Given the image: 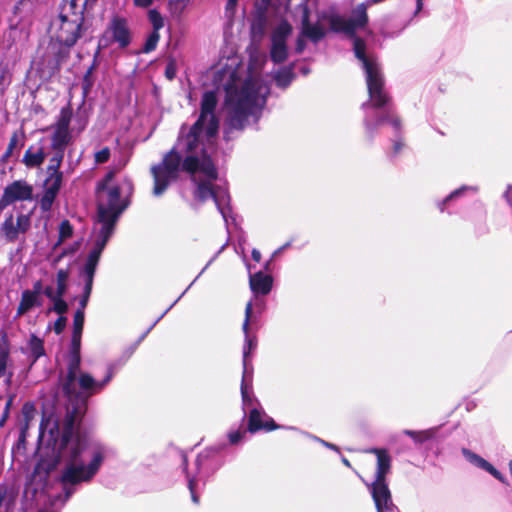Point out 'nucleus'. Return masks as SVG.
Here are the masks:
<instances>
[{
	"label": "nucleus",
	"instance_id": "obj_1",
	"mask_svg": "<svg viewBox=\"0 0 512 512\" xmlns=\"http://www.w3.org/2000/svg\"><path fill=\"white\" fill-rule=\"evenodd\" d=\"M83 412L81 407L73 406L67 410L62 427V445L64 462L66 467L62 472L60 481L63 485H77L81 482L90 481L99 470L103 455L96 452L90 463L85 466L82 460V453L88 448L89 440L86 434L78 429L75 431L77 422L81 421Z\"/></svg>",
	"mask_w": 512,
	"mask_h": 512
},
{
	"label": "nucleus",
	"instance_id": "obj_2",
	"mask_svg": "<svg viewBox=\"0 0 512 512\" xmlns=\"http://www.w3.org/2000/svg\"><path fill=\"white\" fill-rule=\"evenodd\" d=\"M85 312L76 311L73 317V331L68 355L67 372L60 374L59 386L63 397L70 402L86 401L94 394L102 391L112 379L113 371L109 369L102 381H96L92 375L80 372L81 339L84 328Z\"/></svg>",
	"mask_w": 512,
	"mask_h": 512
},
{
	"label": "nucleus",
	"instance_id": "obj_3",
	"mask_svg": "<svg viewBox=\"0 0 512 512\" xmlns=\"http://www.w3.org/2000/svg\"><path fill=\"white\" fill-rule=\"evenodd\" d=\"M261 89L260 83L251 77L245 79L240 89H237L233 83L225 85L226 102L229 105L223 132L225 141L233 140L234 132L243 131L249 117L263 108L266 97L261 96Z\"/></svg>",
	"mask_w": 512,
	"mask_h": 512
},
{
	"label": "nucleus",
	"instance_id": "obj_4",
	"mask_svg": "<svg viewBox=\"0 0 512 512\" xmlns=\"http://www.w3.org/2000/svg\"><path fill=\"white\" fill-rule=\"evenodd\" d=\"M365 75L369 100L363 103L362 107L377 111L373 121L364 120L369 140L372 141L378 127L386 123L390 124L396 133H400L402 121L396 111L391 95L385 90V79L381 69L379 68Z\"/></svg>",
	"mask_w": 512,
	"mask_h": 512
},
{
	"label": "nucleus",
	"instance_id": "obj_5",
	"mask_svg": "<svg viewBox=\"0 0 512 512\" xmlns=\"http://www.w3.org/2000/svg\"><path fill=\"white\" fill-rule=\"evenodd\" d=\"M218 98L215 91H205L200 103V113L197 120L184 136L185 152L194 154L201 143V135L205 131L207 139L217 136L219 131V119L215 113Z\"/></svg>",
	"mask_w": 512,
	"mask_h": 512
},
{
	"label": "nucleus",
	"instance_id": "obj_6",
	"mask_svg": "<svg viewBox=\"0 0 512 512\" xmlns=\"http://www.w3.org/2000/svg\"><path fill=\"white\" fill-rule=\"evenodd\" d=\"M78 1L64 0L59 15L51 23L54 30L52 36L74 46L89 28L85 23L83 8L78 6Z\"/></svg>",
	"mask_w": 512,
	"mask_h": 512
},
{
	"label": "nucleus",
	"instance_id": "obj_7",
	"mask_svg": "<svg viewBox=\"0 0 512 512\" xmlns=\"http://www.w3.org/2000/svg\"><path fill=\"white\" fill-rule=\"evenodd\" d=\"M370 453L377 457V469L374 482L371 484V494L377 512L390 511L394 508L391 492L386 482V476L391 470V456L387 449L371 448Z\"/></svg>",
	"mask_w": 512,
	"mask_h": 512
},
{
	"label": "nucleus",
	"instance_id": "obj_8",
	"mask_svg": "<svg viewBox=\"0 0 512 512\" xmlns=\"http://www.w3.org/2000/svg\"><path fill=\"white\" fill-rule=\"evenodd\" d=\"M74 45L61 42L51 36L46 51L41 57L42 71L48 76L52 77L58 74L62 68V65L68 61L71 54V49Z\"/></svg>",
	"mask_w": 512,
	"mask_h": 512
},
{
	"label": "nucleus",
	"instance_id": "obj_9",
	"mask_svg": "<svg viewBox=\"0 0 512 512\" xmlns=\"http://www.w3.org/2000/svg\"><path fill=\"white\" fill-rule=\"evenodd\" d=\"M367 5L358 4L352 10V17L345 19L341 16H331L329 19L330 29L336 33H344L349 38H355L356 31L364 28L368 24Z\"/></svg>",
	"mask_w": 512,
	"mask_h": 512
},
{
	"label": "nucleus",
	"instance_id": "obj_10",
	"mask_svg": "<svg viewBox=\"0 0 512 512\" xmlns=\"http://www.w3.org/2000/svg\"><path fill=\"white\" fill-rule=\"evenodd\" d=\"M33 198V186L25 180H15L8 184L0 198V212L17 201H28Z\"/></svg>",
	"mask_w": 512,
	"mask_h": 512
},
{
	"label": "nucleus",
	"instance_id": "obj_11",
	"mask_svg": "<svg viewBox=\"0 0 512 512\" xmlns=\"http://www.w3.org/2000/svg\"><path fill=\"white\" fill-rule=\"evenodd\" d=\"M62 448L61 436L58 447L53 446L50 451L40 455V458L34 467L33 475L39 476L44 481H47L49 475L57 468L61 460L64 461V450Z\"/></svg>",
	"mask_w": 512,
	"mask_h": 512
},
{
	"label": "nucleus",
	"instance_id": "obj_12",
	"mask_svg": "<svg viewBox=\"0 0 512 512\" xmlns=\"http://www.w3.org/2000/svg\"><path fill=\"white\" fill-rule=\"evenodd\" d=\"M31 226L30 216L27 214H19L14 223V216L12 213L6 216L4 222L0 226V235L5 238L9 243H14L20 233H26Z\"/></svg>",
	"mask_w": 512,
	"mask_h": 512
},
{
	"label": "nucleus",
	"instance_id": "obj_13",
	"mask_svg": "<svg viewBox=\"0 0 512 512\" xmlns=\"http://www.w3.org/2000/svg\"><path fill=\"white\" fill-rule=\"evenodd\" d=\"M298 13L301 17V34L303 36L309 38L312 42L315 43L319 42L325 37V30L322 26L319 24L312 25L310 23V10L307 0H301L300 3L296 5L293 15L296 16Z\"/></svg>",
	"mask_w": 512,
	"mask_h": 512
},
{
	"label": "nucleus",
	"instance_id": "obj_14",
	"mask_svg": "<svg viewBox=\"0 0 512 512\" xmlns=\"http://www.w3.org/2000/svg\"><path fill=\"white\" fill-rule=\"evenodd\" d=\"M280 428L281 426L277 424L264 410L252 408L249 411L247 431L251 434L259 431L271 432Z\"/></svg>",
	"mask_w": 512,
	"mask_h": 512
},
{
	"label": "nucleus",
	"instance_id": "obj_15",
	"mask_svg": "<svg viewBox=\"0 0 512 512\" xmlns=\"http://www.w3.org/2000/svg\"><path fill=\"white\" fill-rule=\"evenodd\" d=\"M107 30L111 32L113 42L118 43L120 48L124 49L130 45L131 31L124 17L114 16Z\"/></svg>",
	"mask_w": 512,
	"mask_h": 512
},
{
	"label": "nucleus",
	"instance_id": "obj_16",
	"mask_svg": "<svg viewBox=\"0 0 512 512\" xmlns=\"http://www.w3.org/2000/svg\"><path fill=\"white\" fill-rule=\"evenodd\" d=\"M46 431L49 434L48 444L58 447L62 430L60 431L59 418L54 413H50L48 415L43 414L42 416V420L39 425L40 438L44 436Z\"/></svg>",
	"mask_w": 512,
	"mask_h": 512
},
{
	"label": "nucleus",
	"instance_id": "obj_17",
	"mask_svg": "<svg viewBox=\"0 0 512 512\" xmlns=\"http://www.w3.org/2000/svg\"><path fill=\"white\" fill-rule=\"evenodd\" d=\"M151 174L154 181L153 193L156 196L162 195L169 187L170 182L178 178V176L168 173L157 165L151 167Z\"/></svg>",
	"mask_w": 512,
	"mask_h": 512
},
{
	"label": "nucleus",
	"instance_id": "obj_18",
	"mask_svg": "<svg viewBox=\"0 0 512 512\" xmlns=\"http://www.w3.org/2000/svg\"><path fill=\"white\" fill-rule=\"evenodd\" d=\"M353 39V50L355 57L362 62L365 74L380 68L378 63L366 55V43L360 37Z\"/></svg>",
	"mask_w": 512,
	"mask_h": 512
},
{
	"label": "nucleus",
	"instance_id": "obj_19",
	"mask_svg": "<svg viewBox=\"0 0 512 512\" xmlns=\"http://www.w3.org/2000/svg\"><path fill=\"white\" fill-rule=\"evenodd\" d=\"M249 284L252 292L256 295H267L273 286V278L262 271L250 275Z\"/></svg>",
	"mask_w": 512,
	"mask_h": 512
},
{
	"label": "nucleus",
	"instance_id": "obj_20",
	"mask_svg": "<svg viewBox=\"0 0 512 512\" xmlns=\"http://www.w3.org/2000/svg\"><path fill=\"white\" fill-rule=\"evenodd\" d=\"M46 159V152L42 145H31L28 147V149L25 151L22 163L27 168H39Z\"/></svg>",
	"mask_w": 512,
	"mask_h": 512
},
{
	"label": "nucleus",
	"instance_id": "obj_21",
	"mask_svg": "<svg viewBox=\"0 0 512 512\" xmlns=\"http://www.w3.org/2000/svg\"><path fill=\"white\" fill-rule=\"evenodd\" d=\"M44 187V193L40 199V208L43 212H47L51 209L62 187V183H59V179H56L54 182L44 181Z\"/></svg>",
	"mask_w": 512,
	"mask_h": 512
},
{
	"label": "nucleus",
	"instance_id": "obj_22",
	"mask_svg": "<svg viewBox=\"0 0 512 512\" xmlns=\"http://www.w3.org/2000/svg\"><path fill=\"white\" fill-rule=\"evenodd\" d=\"M128 207V202H123L121 204L120 208L113 209V208H107L104 204L99 203L97 205V211H98V221L101 224H114L116 225V222L119 218V216L122 214V212Z\"/></svg>",
	"mask_w": 512,
	"mask_h": 512
},
{
	"label": "nucleus",
	"instance_id": "obj_23",
	"mask_svg": "<svg viewBox=\"0 0 512 512\" xmlns=\"http://www.w3.org/2000/svg\"><path fill=\"white\" fill-rule=\"evenodd\" d=\"M54 154L49 160V164L47 166V177L45 181L54 182L56 179H59V183H63V172L60 171L61 164L63 162L64 153L63 151L53 150Z\"/></svg>",
	"mask_w": 512,
	"mask_h": 512
},
{
	"label": "nucleus",
	"instance_id": "obj_24",
	"mask_svg": "<svg viewBox=\"0 0 512 512\" xmlns=\"http://www.w3.org/2000/svg\"><path fill=\"white\" fill-rule=\"evenodd\" d=\"M181 162V154L176 150V148L173 147L164 155L161 163L156 165L160 166V168L166 170L168 173H173L174 175L178 176Z\"/></svg>",
	"mask_w": 512,
	"mask_h": 512
},
{
	"label": "nucleus",
	"instance_id": "obj_25",
	"mask_svg": "<svg viewBox=\"0 0 512 512\" xmlns=\"http://www.w3.org/2000/svg\"><path fill=\"white\" fill-rule=\"evenodd\" d=\"M42 305L41 296H38L29 289H26L21 294V299L19 305L17 307V316H22L26 314L33 307H40Z\"/></svg>",
	"mask_w": 512,
	"mask_h": 512
},
{
	"label": "nucleus",
	"instance_id": "obj_26",
	"mask_svg": "<svg viewBox=\"0 0 512 512\" xmlns=\"http://www.w3.org/2000/svg\"><path fill=\"white\" fill-rule=\"evenodd\" d=\"M114 228V224H102V227L99 231V238L97 239L93 249L89 253L101 256L105 246L107 245V242L109 241L110 237L114 232Z\"/></svg>",
	"mask_w": 512,
	"mask_h": 512
},
{
	"label": "nucleus",
	"instance_id": "obj_27",
	"mask_svg": "<svg viewBox=\"0 0 512 512\" xmlns=\"http://www.w3.org/2000/svg\"><path fill=\"white\" fill-rule=\"evenodd\" d=\"M194 197L201 203L206 202L209 198L217 201L216 191L210 181H199L194 192Z\"/></svg>",
	"mask_w": 512,
	"mask_h": 512
},
{
	"label": "nucleus",
	"instance_id": "obj_28",
	"mask_svg": "<svg viewBox=\"0 0 512 512\" xmlns=\"http://www.w3.org/2000/svg\"><path fill=\"white\" fill-rule=\"evenodd\" d=\"M296 77L294 64L281 67L274 76L275 83L280 88H287Z\"/></svg>",
	"mask_w": 512,
	"mask_h": 512
},
{
	"label": "nucleus",
	"instance_id": "obj_29",
	"mask_svg": "<svg viewBox=\"0 0 512 512\" xmlns=\"http://www.w3.org/2000/svg\"><path fill=\"white\" fill-rule=\"evenodd\" d=\"M199 171L205 174L209 180L218 179L217 168L215 167L210 155L207 153L204 147L201 149V164Z\"/></svg>",
	"mask_w": 512,
	"mask_h": 512
},
{
	"label": "nucleus",
	"instance_id": "obj_30",
	"mask_svg": "<svg viewBox=\"0 0 512 512\" xmlns=\"http://www.w3.org/2000/svg\"><path fill=\"white\" fill-rule=\"evenodd\" d=\"M101 256H98L96 254H88L84 269H83V275H84V284L93 286L94 282V276L96 272L97 265L99 263Z\"/></svg>",
	"mask_w": 512,
	"mask_h": 512
},
{
	"label": "nucleus",
	"instance_id": "obj_31",
	"mask_svg": "<svg viewBox=\"0 0 512 512\" xmlns=\"http://www.w3.org/2000/svg\"><path fill=\"white\" fill-rule=\"evenodd\" d=\"M71 134L70 132H64L54 129L53 134L51 136V148L52 150L57 151H63L65 152V149L67 145L71 141Z\"/></svg>",
	"mask_w": 512,
	"mask_h": 512
},
{
	"label": "nucleus",
	"instance_id": "obj_32",
	"mask_svg": "<svg viewBox=\"0 0 512 512\" xmlns=\"http://www.w3.org/2000/svg\"><path fill=\"white\" fill-rule=\"evenodd\" d=\"M288 57L287 45L286 42L281 41H272V46L270 50V58L276 63H283Z\"/></svg>",
	"mask_w": 512,
	"mask_h": 512
},
{
	"label": "nucleus",
	"instance_id": "obj_33",
	"mask_svg": "<svg viewBox=\"0 0 512 512\" xmlns=\"http://www.w3.org/2000/svg\"><path fill=\"white\" fill-rule=\"evenodd\" d=\"M29 349L32 357V364L45 355L44 341L35 334H31L30 336Z\"/></svg>",
	"mask_w": 512,
	"mask_h": 512
},
{
	"label": "nucleus",
	"instance_id": "obj_34",
	"mask_svg": "<svg viewBox=\"0 0 512 512\" xmlns=\"http://www.w3.org/2000/svg\"><path fill=\"white\" fill-rule=\"evenodd\" d=\"M292 26L287 20H282L273 30L271 41L286 42L288 36L292 33Z\"/></svg>",
	"mask_w": 512,
	"mask_h": 512
},
{
	"label": "nucleus",
	"instance_id": "obj_35",
	"mask_svg": "<svg viewBox=\"0 0 512 512\" xmlns=\"http://www.w3.org/2000/svg\"><path fill=\"white\" fill-rule=\"evenodd\" d=\"M73 116V111L70 106L63 107L60 111L59 118L55 124L56 130L70 132L69 127L71 123V119Z\"/></svg>",
	"mask_w": 512,
	"mask_h": 512
},
{
	"label": "nucleus",
	"instance_id": "obj_36",
	"mask_svg": "<svg viewBox=\"0 0 512 512\" xmlns=\"http://www.w3.org/2000/svg\"><path fill=\"white\" fill-rule=\"evenodd\" d=\"M70 276V270L59 269L56 274V296H64L68 289V279Z\"/></svg>",
	"mask_w": 512,
	"mask_h": 512
},
{
	"label": "nucleus",
	"instance_id": "obj_37",
	"mask_svg": "<svg viewBox=\"0 0 512 512\" xmlns=\"http://www.w3.org/2000/svg\"><path fill=\"white\" fill-rule=\"evenodd\" d=\"M201 164V158L194 154H187V156L181 162V168L183 171L194 175L199 171Z\"/></svg>",
	"mask_w": 512,
	"mask_h": 512
},
{
	"label": "nucleus",
	"instance_id": "obj_38",
	"mask_svg": "<svg viewBox=\"0 0 512 512\" xmlns=\"http://www.w3.org/2000/svg\"><path fill=\"white\" fill-rule=\"evenodd\" d=\"M190 0H168L167 8L173 18H180Z\"/></svg>",
	"mask_w": 512,
	"mask_h": 512
},
{
	"label": "nucleus",
	"instance_id": "obj_39",
	"mask_svg": "<svg viewBox=\"0 0 512 512\" xmlns=\"http://www.w3.org/2000/svg\"><path fill=\"white\" fill-rule=\"evenodd\" d=\"M121 198V189L119 186H113L107 191V208L116 209L121 207V204L124 201H120Z\"/></svg>",
	"mask_w": 512,
	"mask_h": 512
},
{
	"label": "nucleus",
	"instance_id": "obj_40",
	"mask_svg": "<svg viewBox=\"0 0 512 512\" xmlns=\"http://www.w3.org/2000/svg\"><path fill=\"white\" fill-rule=\"evenodd\" d=\"M12 74L7 63L0 62V95H3L10 85Z\"/></svg>",
	"mask_w": 512,
	"mask_h": 512
},
{
	"label": "nucleus",
	"instance_id": "obj_41",
	"mask_svg": "<svg viewBox=\"0 0 512 512\" xmlns=\"http://www.w3.org/2000/svg\"><path fill=\"white\" fill-rule=\"evenodd\" d=\"M404 434L413 439L416 443H424L434 437L435 432L433 430H423V431H414V430H405Z\"/></svg>",
	"mask_w": 512,
	"mask_h": 512
},
{
	"label": "nucleus",
	"instance_id": "obj_42",
	"mask_svg": "<svg viewBox=\"0 0 512 512\" xmlns=\"http://www.w3.org/2000/svg\"><path fill=\"white\" fill-rule=\"evenodd\" d=\"M73 235V226L69 220L65 219L60 223L59 226V236L58 241L56 242L54 248L61 245L66 239L72 237Z\"/></svg>",
	"mask_w": 512,
	"mask_h": 512
},
{
	"label": "nucleus",
	"instance_id": "obj_43",
	"mask_svg": "<svg viewBox=\"0 0 512 512\" xmlns=\"http://www.w3.org/2000/svg\"><path fill=\"white\" fill-rule=\"evenodd\" d=\"M148 19L153 27L152 31L159 33V31L164 27V18L158 10L150 9L148 11Z\"/></svg>",
	"mask_w": 512,
	"mask_h": 512
},
{
	"label": "nucleus",
	"instance_id": "obj_44",
	"mask_svg": "<svg viewBox=\"0 0 512 512\" xmlns=\"http://www.w3.org/2000/svg\"><path fill=\"white\" fill-rule=\"evenodd\" d=\"M159 40H160V33L156 32V31H152L149 34V36L147 37L141 51L146 54L154 51L157 47Z\"/></svg>",
	"mask_w": 512,
	"mask_h": 512
},
{
	"label": "nucleus",
	"instance_id": "obj_45",
	"mask_svg": "<svg viewBox=\"0 0 512 512\" xmlns=\"http://www.w3.org/2000/svg\"><path fill=\"white\" fill-rule=\"evenodd\" d=\"M15 502V496L12 491H9L7 487H0V508L5 505L6 509L12 508Z\"/></svg>",
	"mask_w": 512,
	"mask_h": 512
},
{
	"label": "nucleus",
	"instance_id": "obj_46",
	"mask_svg": "<svg viewBox=\"0 0 512 512\" xmlns=\"http://www.w3.org/2000/svg\"><path fill=\"white\" fill-rule=\"evenodd\" d=\"M464 453L466 455H468L469 457V460L474 463L476 466L482 468L483 470L487 471L489 470L490 466H492V464L490 462H488L487 460H485L484 458H482L481 456L475 454V453H472L468 450H464Z\"/></svg>",
	"mask_w": 512,
	"mask_h": 512
},
{
	"label": "nucleus",
	"instance_id": "obj_47",
	"mask_svg": "<svg viewBox=\"0 0 512 512\" xmlns=\"http://www.w3.org/2000/svg\"><path fill=\"white\" fill-rule=\"evenodd\" d=\"M19 141L18 133L15 131L10 137L7 149L5 153L2 155L1 162L6 163L8 159L12 156L14 149L16 148Z\"/></svg>",
	"mask_w": 512,
	"mask_h": 512
},
{
	"label": "nucleus",
	"instance_id": "obj_48",
	"mask_svg": "<svg viewBox=\"0 0 512 512\" xmlns=\"http://www.w3.org/2000/svg\"><path fill=\"white\" fill-rule=\"evenodd\" d=\"M266 26V15L258 13L256 18L253 20L251 29L254 34L262 35Z\"/></svg>",
	"mask_w": 512,
	"mask_h": 512
},
{
	"label": "nucleus",
	"instance_id": "obj_49",
	"mask_svg": "<svg viewBox=\"0 0 512 512\" xmlns=\"http://www.w3.org/2000/svg\"><path fill=\"white\" fill-rule=\"evenodd\" d=\"M63 297L64 296H56V299L53 301V307L51 308V310L57 313L59 316H64L69 308Z\"/></svg>",
	"mask_w": 512,
	"mask_h": 512
},
{
	"label": "nucleus",
	"instance_id": "obj_50",
	"mask_svg": "<svg viewBox=\"0 0 512 512\" xmlns=\"http://www.w3.org/2000/svg\"><path fill=\"white\" fill-rule=\"evenodd\" d=\"M257 346V339L256 337H249L247 336L245 339V345L243 349V365L246 367L247 358L249 354L256 348Z\"/></svg>",
	"mask_w": 512,
	"mask_h": 512
},
{
	"label": "nucleus",
	"instance_id": "obj_51",
	"mask_svg": "<svg viewBox=\"0 0 512 512\" xmlns=\"http://www.w3.org/2000/svg\"><path fill=\"white\" fill-rule=\"evenodd\" d=\"M23 421L31 422L36 414L35 405L32 402H25L21 408Z\"/></svg>",
	"mask_w": 512,
	"mask_h": 512
},
{
	"label": "nucleus",
	"instance_id": "obj_52",
	"mask_svg": "<svg viewBox=\"0 0 512 512\" xmlns=\"http://www.w3.org/2000/svg\"><path fill=\"white\" fill-rule=\"evenodd\" d=\"M95 83V77L92 74L85 73L82 79L81 88L84 96H87Z\"/></svg>",
	"mask_w": 512,
	"mask_h": 512
},
{
	"label": "nucleus",
	"instance_id": "obj_53",
	"mask_svg": "<svg viewBox=\"0 0 512 512\" xmlns=\"http://www.w3.org/2000/svg\"><path fill=\"white\" fill-rule=\"evenodd\" d=\"M80 248V242H75L71 246L64 248L62 252L54 259V264L61 261L64 257L75 254Z\"/></svg>",
	"mask_w": 512,
	"mask_h": 512
},
{
	"label": "nucleus",
	"instance_id": "obj_54",
	"mask_svg": "<svg viewBox=\"0 0 512 512\" xmlns=\"http://www.w3.org/2000/svg\"><path fill=\"white\" fill-rule=\"evenodd\" d=\"M253 305L252 302H248L245 307V319L242 325V330L246 337L249 336V325L252 317Z\"/></svg>",
	"mask_w": 512,
	"mask_h": 512
},
{
	"label": "nucleus",
	"instance_id": "obj_55",
	"mask_svg": "<svg viewBox=\"0 0 512 512\" xmlns=\"http://www.w3.org/2000/svg\"><path fill=\"white\" fill-rule=\"evenodd\" d=\"M111 156V151L109 147H104L100 151L96 152L94 155V161L97 164H104L108 162Z\"/></svg>",
	"mask_w": 512,
	"mask_h": 512
},
{
	"label": "nucleus",
	"instance_id": "obj_56",
	"mask_svg": "<svg viewBox=\"0 0 512 512\" xmlns=\"http://www.w3.org/2000/svg\"><path fill=\"white\" fill-rule=\"evenodd\" d=\"M114 177H115V172L109 171L104 176V178L97 183V188H96L97 192L106 190L108 187V184L114 179Z\"/></svg>",
	"mask_w": 512,
	"mask_h": 512
},
{
	"label": "nucleus",
	"instance_id": "obj_57",
	"mask_svg": "<svg viewBox=\"0 0 512 512\" xmlns=\"http://www.w3.org/2000/svg\"><path fill=\"white\" fill-rule=\"evenodd\" d=\"M246 432H247V429L246 430L239 429L236 431L229 432L228 439H229L230 444H232V445L238 444L244 438Z\"/></svg>",
	"mask_w": 512,
	"mask_h": 512
},
{
	"label": "nucleus",
	"instance_id": "obj_58",
	"mask_svg": "<svg viewBox=\"0 0 512 512\" xmlns=\"http://www.w3.org/2000/svg\"><path fill=\"white\" fill-rule=\"evenodd\" d=\"M8 358L9 351L7 349H0V378L6 372Z\"/></svg>",
	"mask_w": 512,
	"mask_h": 512
},
{
	"label": "nucleus",
	"instance_id": "obj_59",
	"mask_svg": "<svg viewBox=\"0 0 512 512\" xmlns=\"http://www.w3.org/2000/svg\"><path fill=\"white\" fill-rule=\"evenodd\" d=\"M67 324V318L65 316H59L56 321L54 322L53 330L55 334L59 335L61 334Z\"/></svg>",
	"mask_w": 512,
	"mask_h": 512
},
{
	"label": "nucleus",
	"instance_id": "obj_60",
	"mask_svg": "<svg viewBox=\"0 0 512 512\" xmlns=\"http://www.w3.org/2000/svg\"><path fill=\"white\" fill-rule=\"evenodd\" d=\"M176 64L173 60L169 61L165 67V76L168 80H173L176 77Z\"/></svg>",
	"mask_w": 512,
	"mask_h": 512
},
{
	"label": "nucleus",
	"instance_id": "obj_61",
	"mask_svg": "<svg viewBox=\"0 0 512 512\" xmlns=\"http://www.w3.org/2000/svg\"><path fill=\"white\" fill-rule=\"evenodd\" d=\"M466 188L465 187H462V188H459V189H456L454 190L453 192H451L441 203L440 205V210L443 211L444 210V206L452 199L462 195V193L464 192Z\"/></svg>",
	"mask_w": 512,
	"mask_h": 512
},
{
	"label": "nucleus",
	"instance_id": "obj_62",
	"mask_svg": "<svg viewBox=\"0 0 512 512\" xmlns=\"http://www.w3.org/2000/svg\"><path fill=\"white\" fill-rule=\"evenodd\" d=\"M195 487H196V480L194 478H189L188 479V488L191 493V499L195 504H199L200 499H199V496L195 492Z\"/></svg>",
	"mask_w": 512,
	"mask_h": 512
},
{
	"label": "nucleus",
	"instance_id": "obj_63",
	"mask_svg": "<svg viewBox=\"0 0 512 512\" xmlns=\"http://www.w3.org/2000/svg\"><path fill=\"white\" fill-rule=\"evenodd\" d=\"M241 396H242V401H243L244 406L252 405L253 400L249 396L248 389H247V386L245 385L244 381L242 382V385H241Z\"/></svg>",
	"mask_w": 512,
	"mask_h": 512
},
{
	"label": "nucleus",
	"instance_id": "obj_64",
	"mask_svg": "<svg viewBox=\"0 0 512 512\" xmlns=\"http://www.w3.org/2000/svg\"><path fill=\"white\" fill-rule=\"evenodd\" d=\"M98 0H79L78 6L83 8V16H85V11H89L94 8Z\"/></svg>",
	"mask_w": 512,
	"mask_h": 512
}]
</instances>
